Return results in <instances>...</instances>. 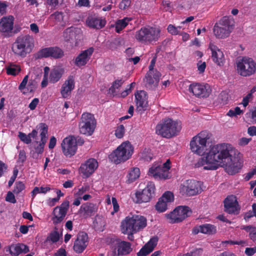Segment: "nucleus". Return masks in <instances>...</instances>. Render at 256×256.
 <instances>
[{
  "label": "nucleus",
  "instance_id": "nucleus-1",
  "mask_svg": "<svg viewBox=\"0 0 256 256\" xmlns=\"http://www.w3.org/2000/svg\"><path fill=\"white\" fill-rule=\"evenodd\" d=\"M236 150L228 144H222L212 147L205 156L195 164V166H203L206 170H214L223 167L230 174L238 172L242 166L240 158L236 156Z\"/></svg>",
  "mask_w": 256,
  "mask_h": 256
},
{
  "label": "nucleus",
  "instance_id": "nucleus-2",
  "mask_svg": "<svg viewBox=\"0 0 256 256\" xmlns=\"http://www.w3.org/2000/svg\"><path fill=\"white\" fill-rule=\"evenodd\" d=\"M182 129L180 121L166 118L158 124L156 128V133L166 138H170L176 136Z\"/></svg>",
  "mask_w": 256,
  "mask_h": 256
},
{
  "label": "nucleus",
  "instance_id": "nucleus-3",
  "mask_svg": "<svg viewBox=\"0 0 256 256\" xmlns=\"http://www.w3.org/2000/svg\"><path fill=\"white\" fill-rule=\"evenodd\" d=\"M160 30L156 27L143 26L136 32L135 39L144 44H153L156 42L160 37Z\"/></svg>",
  "mask_w": 256,
  "mask_h": 256
},
{
  "label": "nucleus",
  "instance_id": "nucleus-4",
  "mask_svg": "<svg viewBox=\"0 0 256 256\" xmlns=\"http://www.w3.org/2000/svg\"><path fill=\"white\" fill-rule=\"evenodd\" d=\"M34 46V38L30 35L18 36L12 44V50L16 55L25 57L30 53Z\"/></svg>",
  "mask_w": 256,
  "mask_h": 256
},
{
  "label": "nucleus",
  "instance_id": "nucleus-5",
  "mask_svg": "<svg viewBox=\"0 0 256 256\" xmlns=\"http://www.w3.org/2000/svg\"><path fill=\"white\" fill-rule=\"evenodd\" d=\"M146 224V218L141 215L126 216L121 222L124 232L126 233L137 232L144 228Z\"/></svg>",
  "mask_w": 256,
  "mask_h": 256
},
{
  "label": "nucleus",
  "instance_id": "nucleus-6",
  "mask_svg": "<svg viewBox=\"0 0 256 256\" xmlns=\"http://www.w3.org/2000/svg\"><path fill=\"white\" fill-rule=\"evenodd\" d=\"M134 152V148L129 142H124L109 156L110 160L116 164L128 160Z\"/></svg>",
  "mask_w": 256,
  "mask_h": 256
},
{
  "label": "nucleus",
  "instance_id": "nucleus-7",
  "mask_svg": "<svg viewBox=\"0 0 256 256\" xmlns=\"http://www.w3.org/2000/svg\"><path fill=\"white\" fill-rule=\"evenodd\" d=\"M236 67L238 74L242 76H249L256 72V62L253 58L246 56L237 58Z\"/></svg>",
  "mask_w": 256,
  "mask_h": 256
},
{
  "label": "nucleus",
  "instance_id": "nucleus-8",
  "mask_svg": "<svg viewBox=\"0 0 256 256\" xmlns=\"http://www.w3.org/2000/svg\"><path fill=\"white\" fill-rule=\"evenodd\" d=\"M38 130H39L40 136V140L38 141L36 139L32 143L33 149L30 151L31 156L38 159L39 155L44 152V146L48 140V128L44 123H40L37 126Z\"/></svg>",
  "mask_w": 256,
  "mask_h": 256
},
{
  "label": "nucleus",
  "instance_id": "nucleus-9",
  "mask_svg": "<svg viewBox=\"0 0 256 256\" xmlns=\"http://www.w3.org/2000/svg\"><path fill=\"white\" fill-rule=\"evenodd\" d=\"M232 20L228 17H223L216 23L214 27V33L218 38H225L232 32L234 26Z\"/></svg>",
  "mask_w": 256,
  "mask_h": 256
},
{
  "label": "nucleus",
  "instance_id": "nucleus-10",
  "mask_svg": "<svg viewBox=\"0 0 256 256\" xmlns=\"http://www.w3.org/2000/svg\"><path fill=\"white\" fill-rule=\"evenodd\" d=\"M210 136V134L208 131H202L194 136L190 143L192 150L198 155H202L206 149L207 140Z\"/></svg>",
  "mask_w": 256,
  "mask_h": 256
},
{
  "label": "nucleus",
  "instance_id": "nucleus-11",
  "mask_svg": "<svg viewBox=\"0 0 256 256\" xmlns=\"http://www.w3.org/2000/svg\"><path fill=\"white\" fill-rule=\"evenodd\" d=\"M96 126V120L90 113H84L80 118L78 126L82 134L90 136L94 132Z\"/></svg>",
  "mask_w": 256,
  "mask_h": 256
},
{
  "label": "nucleus",
  "instance_id": "nucleus-12",
  "mask_svg": "<svg viewBox=\"0 0 256 256\" xmlns=\"http://www.w3.org/2000/svg\"><path fill=\"white\" fill-rule=\"evenodd\" d=\"M202 190L200 182L194 180H186L180 185V192L182 195L187 196H196Z\"/></svg>",
  "mask_w": 256,
  "mask_h": 256
},
{
  "label": "nucleus",
  "instance_id": "nucleus-13",
  "mask_svg": "<svg viewBox=\"0 0 256 256\" xmlns=\"http://www.w3.org/2000/svg\"><path fill=\"white\" fill-rule=\"evenodd\" d=\"M191 213L192 212L188 206H180L170 214H166V217L170 223H177L182 221Z\"/></svg>",
  "mask_w": 256,
  "mask_h": 256
},
{
  "label": "nucleus",
  "instance_id": "nucleus-14",
  "mask_svg": "<svg viewBox=\"0 0 256 256\" xmlns=\"http://www.w3.org/2000/svg\"><path fill=\"white\" fill-rule=\"evenodd\" d=\"M132 251L131 244L129 242L114 238L112 253L114 256L126 255Z\"/></svg>",
  "mask_w": 256,
  "mask_h": 256
},
{
  "label": "nucleus",
  "instance_id": "nucleus-15",
  "mask_svg": "<svg viewBox=\"0 0 256 256\" xmlns=\"http://www.w3.org/2000/svg\"><path fill=\"white\" fill-rule=\"evenodd\" d=\"M154 184L148 182L146 186L142 191L136 192V202L140 204L150 202L154 194Z\"/></svg>",
  "mask_w": 256,
  "mask_h": 256
},
{
  "label": "nucleus",
  "instance_id": "nucleus-16",
  "mask_svg": "<svg viewBox=\"0 0 256 256\" xmlns=\"http://www.w3.org/2000/svg\"><path fill=\"white\" fill-rule=\"evenodd\" d=\"M69 208V202L64 200L60 206L54 208L52 212V220L54 225L60 224L64 220Z\"/></svg>",
  "mask_w": 256,
  "mask_h": 256
},
{
  "label": "nucleus",
  "instance_id": "nucleus-17",
  "mask_svg": "<svg viewBox=\"0 0 256 256\" xmlns=\"http://www.w3.org/2000/svg\"><path fill=\"white\" fill-rule=\"evenodd\" d=\"M61 146L63 154L67 157L70 158L76 152V141L74 136H68L64 138L62 142Z\"/></svg>",
  "mask_w": 256,
  "mask_h": 256
},
{
  "label": "nucleus",
  "instance_id": "nucleus-18",
  "mask_svg": "<svg viewBox=\"0 0 256 256\" xmlns=\"http://www.w3.org/2000/svg\"><path fill=\"white\" fill-rule=\"evenodd\" d=\"M98 167L97 160L94 158H90L80 165L79 172L84 177L88 178L94 172Z\"/></svg>",
  "mask_w": 256,
  "mask_h": 256
},
{
  "label": "nucleus",
  "instance_id": "nucleus-19",
  "mask_svg": "<svg viewBox=\"0 0 256 256\" xmlns=\"http://www.w3.org/2000/svg\"><path fill=\"white\" fill-rule=\"evenodd\" d=\"M38 58L52 57L54 58H60L64 56V52L59 48L50 47L42 48L38 52Z\"/></svg>",
  "mask_w": 256,
  "mask_h": 256
},
{
  "label": "nucleus",
  "instance_id": "nucleus-20",
  "mask_svg": "<svg viewBox=\"0 0 256 256\" xmlns=\"http://www.w3.org/2000/svg\"><path fill=\"white\" fill-rule=\"evenodd\" d=\"M188 90L198 97H207L210 93V89L208 84H190Z\"/></svg>",
  "mask_w": 256,
  "mask_h": 256
},
{
  "label": "nucleus",
  "instance_id": "nucleus-21",
  "mask_svg": "<svg viewBox=\"0 0 256 256\" xmlns=\"http://www.w3.org/2000/svg\"><path fill=\"white\" fill-rule=\"evenodd\" d=\"M209 48L212 52V61L220 66H223L225 63L226 59L222 50L212 42L209 44Z\"/></svg>",
  "mask_w": 256,
  "mask_h": 256
},
{
  "label": "nucleus",
  "instance_id": "nucleus-22",
  "mask_svg": "<svg viewBox=\"0 0 256 256\" xmlns=\"http://www.w3.org/2000/svg\"><path fill=\"white\" fill-rule=\"evenodd\" d=\"M174 200V196L172 192L170 191L165 192L156 204V209L160 212L166 211L168 204L172 202Z\"/></svg>",
  "mask_w": 256,
  "mask_h": 256
},
{
  "label": "nucleus",
  "instance_id": "nucleus-23",
  "mask_svg": "<svg viewBox=\"0 0 256 256\" xmlns=\"http://www.w3.org/2000/svg\"><path fill=\"white\" fill-rule=\"evenodd\" d=\"M94 50V48L91 47L82 51L76 58L74 62V64L78 67L85 66L90 60Z\"/></svg>",
  "mask_w": 256,
  "mask_h": 256
},
{
  "label": "nucleus",
  "instance_id": "nucleus-24",
  "mask_svg": "<svg viewBox=\"0 0 256 256\" xmlns=\"http://www.w3.org/2000/svg\"><path fill=\"white\" fill-rule=\"evenodd\" d=\"M88 235L84 232H80L74 242V250L78 253L82 252L88 244Z\"/></svg>",
  "mask_w": 256,
  "mask_h": 256
},
{
  "label": "nucleus",
  "instance_id": "nucleus-25",
  "mask_svg": "<svg viewBox=\"0 0 256 256\" xmlns=\"http://www.w3.org/2000/svg\"><path fill=\"white\" fill-rule=\"evenodd\" d=\"M136 110L138 111L145 110L148 106V96L144 90H140L135 94Z\"/></svg>",
  "mask_w": 256,
  "mask_h": 256
},
{
  "label": "nucleus",
  "instance_id": "nucleus-26",
  "mask_svg": "<svg viewBox=\"0 0 256 256\" xmlns=\"http://www.w3.org/2000/svg\"><path fill=\"white\" fill-rule=\"evenodd\" d=\"M161 74L160 72H148L145 76L146 86L149 89H154L158 85Z\"/></svg>",
  "mask_w": 256,
  "mask_h": 256
},
{
  "label": "nucleus",
  "instance_id": "nucleus-27",
  "mask_svg": "<svg viewBox=\"0 0 256 256\" xmlns=\"http://www.w3.org/2000/svg\"><path fill=\"white\" fill-rule=\"evenodd\" d=\"M74 88V76H70L62 86L60 94L62 98H68Z\"/></svg>",
  "mask_w": 256,
  "mask_h": 256
},
{
  "label": "nucleus",
  "instance_id": "nucleus-28",
  "mask_svg": "<svg viewBox=\"0 0 256 256\" xmlns=\"http://www.w3.org/2000/svg\"><path fill=\"white\" fill-rule=\"evenodd\" d=\"M238 202L236 198L234 196H228L224 200V206L225 211L228 214H237L238 213Z\"/></svg>",
  "mask_w": 256,
  "mask_h": 256
},
{
  "label": "nucleus",
  "instance_id": "nucleus-29",
  "mask_svg": "<svg viewBox=\"0 0 256 256\" xmlns=\"http://www.w3.org/2000/svg\"><path fill=\"white\" fill-rule=\"evenodd\" d=\"M86 24L91 28L99 30L105 26L106 21L98 17L89 16L86 20Z\"/></svg>",
  "mask_w": 256,
  "mask_h": 256
},
{
  "label": "nucleus",
  "instance_id": "nucleus-30",
  "mask_svg": "<svg viewBox=\"0 0 256 256\" xmlns=\"http://www.w3.org/2000/svg\"><path fill=\"white\" fill-rule=\"evenodd\" d=\"M149 174L156 179L166 180L169 178V172L164 170L160 166L152 167L149 170Z\"/></svg>",
  "mask_w": 256,
  "mask_h": 256
},
{
  "label": "nucleus",
  "instance_id": "nucleus-31",
  "mask_svg": "<svg viewBox=\"0 0 256 256\" xmlns=\"http://www.w3.org/2000/svg\"><path fill=\"white\" fill-rule=\"evenodd\" d=\"M14 18L13 16L2 18L0 22V30L2 32H11L13 28Z\"/></svg>",
  "mask_w": 256,
  "mask_h": 256
},
{
  "label": "nucleus",
  "instance_id": "nucleus-32",
  "mask_svg": "<svg viewBox=\"0 0 256 256\" xmlns=\"http://www.w3.org/2000/svg\"><path fill=\"white\" fill-rule=\"evenodd\" d=\"M8 251L12 256H18L22 252H28L29 249L26 245L23 244H18L11 245L8 248Z\"/></svg>",
  "mask_w": 256,
  "mask_h": 256
},
{
  "label": "nucleus",
  "instance_id": "nucleus-33",
  "mask_svg": "<svg viewBox=\"0 0 256 256\" xmlns=\"http://www.w3.org/2000/svg\"><path fill=\"white\" fill-rule=\"evenodd\" d=\"M157 244V240L156 238H152L138 252V256H146L151 252Z\"/></svg>",
  "mask_w": 256,
  "mask_h": 256
},
{
  "label": "nucleus",
  "instance_id": "nucleus-34",
  "mask_svg": "<svg viewBox=\"0 0 256 256\" xmlns=\"http://www.w3.org/2000/svg\"><path fill=\"white\" fill-rule=\"evenodd\" d=\"M64 72V68L61 67H56L53 68L50 74L49 80L52 83L58 82L62 78Z\"/></svg>",
  "mask_w": 256,
  "mask_h": 256
},
{
  "label": "nucleus",
  "instance_id": "nucleus-35",
  "mask_svg": "<svg viewBox=\"0 0 256 256\" xmlns=\"http://www.w3.org/2000/svg\"><path fill=\"white\" fill-rule=\"evenodd\" d=\"M66 40L68 41L72 46H77L80 40V36L76 33V32L66 30L64 32Z\"/></svg>",
  "mask_w": 256,
  "mask_h": 256
},
{
  "label": "nucleus",
  "instance_id": "nucleus-36",
  "mask_svg": "<svg viewBox=\"0 0 256 256\" xmlns=\"http://www.w3.org/2000/svg\"><path fill=\"white\" fill-rule=\"evenodd\" d=\"M38 130H33L32 132L28 135L24 132H19L18 136L22 142L26 144H29L32 142L31 138L36 140L37 139L36 138L38 134Z\"/></svg>",
  "mask_w": 256,
  "mask_h": 256
},
{
  "label": "nucleus",
  "instance_id": "nucleus-37",
  "mask_svg": "<svg viewBox=\"0 0 256 256\" xmlns=\"http://www.w3.org/2000/svg\"><path fill=\"white\" fill-rule=\"evenodd\" d=\"M96 208L92 204H85L81 206L79 212L86 217L89 216L95 212Z\"/></svg>",
  "mask_w": 256,
  "mask_h": 256
},
{
  "label": "nucleus",
  "instance_id": "nucleus-38",
  "mask_svg": "<svg viewBox=\"0 0 256 256\" xmlns=\"http://www.w3.org/2000/svg\"><path fill=\"white\" fill-rule=\"evenodd\" d=\"M132 20L131 18L126 17L122 20H118L116 23V31L120 33L128 24V22Z\"/></svg>",
  "mask_w": 256,
  "mask_h": 256
},
{
  "label": "nucleus",
  "instance_id": "nucleus-39",
  "mask_svg": "<svg viewBox=\"0 0 256 256\" xmlns=\"http://www.w3.org/2000/svg\"><path fill=\"white\" fill-rule=\"evenodd\" d=\"M140 176V170L138 168H133L130 169L127 176L128 182L131 183L139 178Z\"/></svg>",
  "mask_w": 256,
  "mask_h": 256
},
{
  "label": "nucleus",
  "instance_id": "nucleus-40",
  "mask_svg": "<svg viewBox=\"0 0 256 256\" xmlns=\"http://www.w3.org/2000/svg\"><path fill=\"white\" fill-rule=\"evenodd\" d=\"M124 80L122 79L116 80H114L111 87L110 88V92L114 95L120 94L119 88L122 85Z\"/></svg>",
  "mask_w": 256,
  "mask_h": 256
},
{
  "label": "nucleus",
  "instance_id": "nucleus-41",
  "mask_svg": "<svg viewBox=\"0 0 256 256\" xmlns=\"http://www.w3.org/2000/svg\"><path fill=\"white\" fill-rule=\"evenodd\" d=\"M216 232V228L214 225L211 224H204L202 225V233L207 234H214Z\"/></svg>",
  "mask_w": 256,
  "mask_h": 256
},
{
  "label": "nucleus",
  "instance_id": "nucleus-42",
  "mask_svg": "<svg viewBox=\"0 0 256 256\" xmlns=\"http://www.w3.org/2000/svg\"><path fill=\"white\" fill-rule=\"evenodd\" d=\"M241 228L244 230L246 231L249 232V237L250 239L254 242L256 244V227L248 226H244Z\"/></svg>",
  "mask_w": 256,
  "mask_h": 256
},
{
  "label": "nucleus",
  "instance_id": "nucleus-43",
  "mask_svg": "<svg viewBox=\"0 0 256 256\" xmlns=\"http://www.w3.org/2000/svg\"><path fill=\"white\" fill-rule=\"evenodd\" d=\"M50 18L56 24H62L64 22V14L62 12H56L50 16Z\"/></svg>",
  "mask_w": 256,
  "mask_h": 256
},
{
  "label": "nucleus",
  "instance_id": "nucleus-44",
  "mask_svg": "<svg viewBox=\"0 0 256 256\" xmlns=\"http://www.w3.org/2000/svg\"><path fill=\"white\" fill-rule=\"evenodd\" d=\"M6 72L8 74L16 76L20 70L19 66L16 64H10L6 68Z\"/></svg>",
  "mask_w": 256,
  "mask_h": 256
},
{
  "label": "nucleus",
  "instance_id": "nucleus-45",
  "mask_svg": "<svg viewBox=\"0 0 256 256\" xmlns=\"http://www.w3.org/2000/svg\"><path fill=\"white\" fill-rule=\"evenodd\" d=\"M181 29L182 27L180 26L176 27L172 24L168 25L167 28L168 32L173 35L178 34Z\"/></svg>",
  "mask_w": 256,
  "mask_h": 256
},
{
  "label": "nucleus",
  "instance_id": "nucleus-46",
  "mask_svg": "<svg viewBox=\"0 0 256 256\" xmlns=\"http://www.w3.org/2000/svg\"><path fill=\"white\" fill-rule=\"evenodd\" d=\"M228 98V93L226 92H222L218 96L219 102L222 104H225L227 103Z\"/></svg>",
  "mask_w": 256,
  "mask_h": 256
},
{
  "label": "nucleus",
  "instance_id": "nucleus-47",
  "mask_svg": "<svg viewBox=\"0 0 256 256\" xmlns=\"http://www.w3.org/2000/svg\"><path fill=\"white\" fill-rule=\"evenodd\" d=\"M25 188L24 184L22 182H16L13 192L15 194H18Z\"/></svg>",
  "mask_w": 256,
  "mask_h": 256
},
{
  "label": "nucleus",
  "instance_id": "nucleus-48",
  "mask_svg": "<svg viewBox=\"0 0 256 256\" xmlns=\"http://www.w3.org/2000/svg\"><path fill=\"white\" fill-rule=\"evenodd\" d=\"M124 133V127L123 125H120L118 126L115 130V135L118 138H120L123 137Z\"/></svg>",
  "mask_w": 256,
  "mask_h": 256
},
{
  "label": "nucleus",
  "instance_id": "nucleus-49",
  "mask_svg": "<svg viewBox=\"0 0 256 256\" xmlns=\"http://www.w3.org/2000/svg\"><path fill=\"white\" fill-rule=\"evenodd\" d=\"M64 2V0H46V4L49 6L56 8L59 5H61Z\"/></svg>",
  "mask_w": 256,
  "mask_h": 256
},
{
  "label": "nucleus",
  "instance_id": "nucleus-50",
  "mask_svg": "<svg viewBox=\"0 0 256 256\" xmlns=\"http://www.w3.org/2000/svg\"><path fill=\"white\" fill-rule=\"evenodd\" d=\"M18 163L23 164L26 158V156L25 151L24 150H20L18 152Z\"/></svg>",
  "mask_w": 256,
  "mask_h": 256
},
{
  "label": "nucleus",
  "instance_id": "nucleus-51",
  "mask_svg": "<svg viewBox=\"0 0 256 256\" xmlns=\"http://www.w3.org/2000/svg\"><path fill=\"white\" fill-rule=\"evenodd\" d=\"M135 84V82L131 83L128 86V88H126L124 90L120 92V96L122 98H124L126 96L131 92V89L134 86Z\"/></svg>",
  "mask_w": 256,
  "mask_h": 256
},
{
  "label": "nucleus",
  "instance_id": "nucleus-52",
  "mask_svg": "<svg viewBox=\"0 0 256 256\" xmlns=\"http://www.w3.org/2000/svg\"><path fill=\"white\" fill-rule=\"evenodd\" d=\"M131 2L130 0H122L119 4L120 9L124 10L128 8L130 5Z\"/></svg>",
  "mask_w": 256,
  "mask_h": 256
},
{
  "label": "nucleus",
  "instance_id": "nucleus-53",
  "mask_svg": "<svg viewBox=\"0 0 256 256\" xmlns=\"http://www.w3.org/2000/svg\"><path fill=\"white\" fill-rule=\"evenodd\" d=\"M49 238L53 242H57L60 239V234L58 232L54 231L50 234Z\"/></svg>",
  "mask_w": 256,
  "mask_h": 256
},
{
  "label": "nucleus",
  "instance_id": "nucleus-54",
  "mask_svg": "<svg viewBox=\"0 0 256 256\" xmlns=\"http://www.w3.org/2000/svg\"><path fill=\"white\" fill-rule=\"evenodd\" d=\"M6 200L7 202H10L12 204L16 202V200L15 198L14 194L10 192H8L6 194Z\"/></svg>",
  "mask_w": 256,
  "mask_h": 256
},
{
  "label": "nucleus",
  "instance_id": "nucleus-55",
  "mask_svg": "<svg viewBox=\"0 0 256 256\" xmlns=\"http://www.w3.org/2000/svg\"><path fill=\"white\" fill-rule=\"evenodd\" d=\"M156 62V57L153 58L150 62V64L148 66V72H150V74L152 73V72H158L156 69L154 68V66H155Z\"/></svg>",
  "mask_w": 256,
  "mask_h": 256
},
{
  "label": "nucleus",
  "instance_id": "nucleus-56",
  "mask_svg": "<svg viewBox=\"0 0 256 256\" xmlns=\"http://www.w3.org/2000/svg\"><path fill=\"white\" fill-rule=\"evenodd\" d=\"M198 70L200 73H202L204 72L206 68V64L205 62H202L201 60L198 62L197 64Z\"/></svg>",
  "mask_w": 256,
  "mask_h": 256
},
{
  "label": "nucleus",
  "instance_id": "nucleus-57",
  "mask_svg": "<svg viewBox=\"0 0 256 256\" xmlns=\"http://www.w3.org/2000/svg\"><path fill=\"white\" fill-rule=\"evenodd\" d=\"M252 98V95L251 94H248L245 97L243 98L242 104L246 107L248 105L249 101Z\"/></svg>",
  "mask_w": 256,
  "mask_h": 256
},
{
  "label": "nucleus",
  "instance_id": "nucleus-58",
  "mask_svg": "<svg viewBox=\"0 0 256 256\" xmlns=\"http://www.w3.org/2000/svg\"><path fill=\"white\" fill-rule=\"evenodd\" d=\"M28 75H26L24 77L23 80H22V82H21L20 84V86H18L19 90H24V88H26V86L28 83Z\"/></svg>",
  "mask_w": 256,
  "mask_h": 256
},
{
  "label": "nucleus",
  "instance_id": "nucleus-59",
  "mask_svg": "<svg viewBox=\"0 0 256 256\" xmlns=\"http://www.w3.org/2000/svg\"><path fill=\"white\" fill-rule=\"evenodd\" d=\"M8 5L6 2L0 1V14H4L6 12V10Z\"/></svg>",
  "mask_w": 256,
  "mask_h": 256
},
{
  "label": "nucleus",
  "instance_id": "nucleus-60",
  "mask_svg": "<svg viewBox=\"0 0 256 256\" xmlns=\"http://www.w3.org/2000/svg\"><path fill=\"white\" fill-rule=\"evenodd\" d=\"M256 253V246L253 248H246L245 254L248 256H252Z\"/></svg>",
  "mask_w": 256,
  "mask_h": 256
},
{
  "label": "nucleus",
  "instance_id": "nucleus-61",
  "mask_svg": "<svg viewBox=\"0 0 256 256\" xmlns=\"http://www.w3.org/2000/svg\"><path fill=\"white\" fill-rule=\"evenodd\" d=\"M163 9L166 11H169L171 10V2L168 0H164L162 2Z\"/></svg>",
  "mask_w": 256,
  "mask_h": 256
},
{
  "label": "nucleus",
  "instance_id": "nucleus-62",
  "mask_svg": "<svg viewBox=\"0 0 256 256\" xmlns=\"http://www.w3.org/2000/svg\"><path fill=\"white\" fill-rule=\"evenodd\" d=\"M112 204L114 208V212H112V214H113L114 212H118L119 210V205L118 203L117 200L116 198H112Z\"/></svg>",
  "mask_w": 256,
  "mask_h": 256
},
{
  "label": "nucleus",
  "instance_id": "nucleus-63",
  "mask_svg": "<svg viewBox=\"0 0 256 256\" xmlns=\"http://www.w3.org/2000/svg\"><path fill=\"white\" fill-rule=\"evenodd\" d=\"M252 140L251 138H242L238 140V144L240 146H244L248 144Z\"/></svg>",
  "mask_w": 256,
  "mask_h": 256
},
{
  "label": "nucleus",
  "instance_id": "nucleus-64",
  "mask_svg": "<svg viewBox=\"0 0 256 256\" xmlns=\"http://www.w3.org/2000/svg\"><path fill=\"white\" fill-rule=\"evenodd\" d=\"M36 88V84L34 81L30 80L27 86L28 91L32 92Z\"/></svg>",
  "mask_w": 256,
  "mask_h": 256
}]
</instances>
